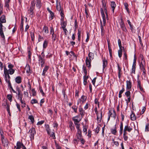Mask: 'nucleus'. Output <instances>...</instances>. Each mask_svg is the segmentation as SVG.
I'll use <instances>...</instances> for the list:
<instances>
[{"mask_svg": "<svg viewBox=\"0 0 149 149\" xmlns=\"http://www.w3.org/2000/svg\"><path fill=\"white\" fill-rule=\"evenodd\" d=\"M69 127L71 130H73L74 129L73 123L72 122H70L69 123Z\"/></svg>", "mask_w": 149, "mask_h": 149, "instance_id": "29", "label": "nucleus"}, {"mask_svg": "<svg viewBox=\"0 0 149 149\" xmlns=\"http://www.w3.org/2000/svg\"><path fill=\"white\" fill-rule=\"evenodd\" d=\"M25 70L27 73H31L30 66L29 65H27L25 67Z\"/></svg>", "mask_w": 149, "mask_h": 149, "instance_id": "38", "label": "nucleus"}, {"mask_svg": "<svg viewBox=\"0 0 149 149\" xmlns=\"http://www.w3.org/2000/svg\"><path fill=\"white\" fill-rule=\"evenodd\" d=\"M43 40V38L42 37L41 35L40 34L38 35V42L41 41Z\"/></svg>", "mask_w": 149, "mask_h": 149, "instance_id": "53", "label": "nucleus"}, {"mask_svg": "<svg viewBox=\"0 0 149 149\" xmlns=\"http://www.w3.org/2000/svg\"><path fill=\"white\" fill-rule=\"evenodd\" d=\"M32 95L34 96L36 95V92L34 89H33L32 90Z\"/></svg>", "mask_w": 149, "mask_h": 149, "instance_id": "64", "label": "nucleus"}, {"mask_svg": "<svg viewBox=\"0 0 149 149\" xmlns=\"http://www.w3.org/2000/svg\"><path fill=\"white\" fill-rule=\"evenodd\" d=\"M116 124L115 125V128L114 129H111V131L112 134L114 135H116Z\"/></svg>", "mask_w": 149, "mask_h": 149, "instance_id": "44", "label": "nucleus"}, {"mask_svg": "<svg viewBox=\"0 0 149 149\" xmlns=\"http://www.w3.org/2000/svg\"><path fill=\"white\" fill-rule=\"evenodd\" d=\"M52 54L51 53H48V54L46 55V58H50L52 56Z\"/></svg>", "mask_w": 149, "mask_h": 149, "instance_id": "63", "label": "nucleus"}, {"mask_svg": "<svg viewBox=\"0 0 149 149\" xmlns=\"http://www.w3.org/2000/svg\"><path fill=\"white\" fill-rule=\"evenodd\" d=\"M83 69L84 71L85 74H86V75H87V71L86 70V67L84 65H83Z\"/></svg>", "mask_w": 149, "mask_h": 149, "instance_id": "62", "label": "nucleus"}, {"mask_svg": "<svg viewBox=\"0 0 149 149\" xmlns=\"http://www.w3.org/2000/svg\"><path fill=\"white\" fill-rule=\"evenodd\" d=\"M36 3L35 4H36V7L38 9H40L41 6L42 4L41 2V1L40 0H36V1H35Z\"/></svg>", "mask_w": 149, "mask_h": 149, "instance_id": "18", "label": "nucleus"}, {"mask_svg": "<svg viewBox=\"0 0 149 149\" xmlns=\"http://www.w3.org/2000/svg\"><path fill=\"white\" fill-rule=\"evenodd\" d=\"M28 118L30 120L31 122L32 123H33L34 122V118L33 116L32 115L29 116Z\"/></svg>", "mask_w": 149, "mask_h": 149, "instance_id": "46", "label": "nucleus"}, {"mask_svg": "<svg viewBox=\"0 0 149 149\" xmlns=\"http://www.w3.org/2000/svg\"><path fill=\"white\" fill-rule=\"evenodd\" d=\"M34 1H32L31 3V6L28 10V13L30 14V17L32 18L34 16L33 10L35 8V3Z\"/></svg>", "mask_w": 149, "mask_h": 149, "instance_id": "2", "label": "nucleus"}, {"mask_svg": "<svg viewBox=\"0 0 149 149\" xmlns=\"http://www.w3.org/2000/svg\"><path fill=\"white\" fill-rule=\"evenodd\" d=\"M39 89L40 91V92L42 94V95L44 96L45 93H44L43 90L42 89V88L41 86H39Z\"/></svg>", "mask_w": 149, "mask_h": 149, "instance_id": "51", "label": "nucleus"}, {"mask_svg": "<svg viewBox=\"0 0 149 149\" xmlns=\"http://www.w3.org/2000/svg\"><path fill=\"white\" fill-rule=\"evenodd\" d=\"M109 115L111 117L115 118L116 117V112L115 111L113 110V113L111 112V110L109 111Z\"/></svg>", "mask_w": 149, "mask_h": 149, "instance_id": "20", "label": "nucleus"}, {"mask_svg": "<svg viewBox=\"0 0 149 149\" xmlns=\"http://www.w3.org/2000/svg\"><path fill=\"white\" fill-rule=\"evenodd\" d=\"M145 62L143 63L142 62H141V63L140 64V68L141 70H145Z\"/></svg>", "mask_w": 149, "mask_h": 149, "instance_id": "24", "label": "nucleus"}, {"mask_svg": "<svg viewBox=\"0 0 149 149\" xmlns=\"http://www.w3.org/2000/svg\"><path fill=\"white\" fill-rule=\"evenodd\" d=\"M86 35L87 38L86 40V42H88V41L90 38V34L88 32H87L86 33Z\"/></svg>", "mask_w": 149, "mask_h": 149, "instance_id": "50", "label": "nucleus"}, {"mask_svg": "<svg viewBox=\"0 0 149 149\" xmlns=\"http://www.w3.org/2000/svg\"><path fill=\"white\" fill-rule=\"evenodd\" d=\"M50 16L49 17V18H51L50 20H51L53 19L54 17V13L53 12H52L50 13Z\"/></svg>", "mask_w": 149, "mask_h": 149, "instance_id": "49", "label": "nucleus"}, {"mask_svg": "<svg viewBox=\"0 0 149 149\" xmlns=\"http://www.w3.org/2000/svg\"><path fill=\"white\" fill-rule=\"evenodd\" d=\"M61 27L62 29H64V28H65L67 25L66 23L63 20L61 23Z\"/></svg>", "mask_w": 149, "mask_h": 149, "instance_id": "37", "label": "nucleus"}, {"mask_svg": "<svg viewBox=\"0 0 149 149\" xmlns=\"http://www.w3.org/2000/svg\"><path fill=\"white\" fill-rule=\"evenodd\" d=\"M45 128L48 134H50V129L49 125L47 124H46L45 125Z\"/></svg>", "mask_w": 149, "mask_h": 149, "instance_id": "28", "label": "nucleus"}, {"mask_svg": "<svg viewBox=\"0 0 149 149\" xmlns=\"http://www.w3.org/2000/svg\"><path fill=\"white\" fill-rule=\"evenodd\" d=\"M124 5L125 6V8L127 10V12L129 13H130V10L128 8V4L126 3H124Z\"/></svg>", "mask_w": 149, "mask_h": 149, "instance_id": "42", "label": "nucleus"}, {"mask_svg": "<svg viewBox=\"0 0 149 149\" xmlns=\"http://www.w3.org/2000/svg\"><path fill=\"white\" fill-rule=\"evenodd\" d=\"M52 41L53 42H54L56 39H57V35L55 34L52 35Z\"/></svg>", "mask_w": 149, "mask_h": 149, "instance_id": "32", "label": "nucleus"}, {"mask_svg": "<svg viewBox=\"0 0 149 149\" xmlns=\"http://www.w3.org/2000/svg\"><path fill=\"white\" fill-rule=\"evenodd\" d=\"M60 11V15L61 16V19H63L64 18V13H63V10H62Z\"/></svg>", "mask_w": 149, "mask_h": 149, "instance_id": "59", "label": "nucleus"}, {"mask_svg": "<svg viewBox=\"0 0 149 149\" xmlns=\"http://www.w3.org/2000/svg\"><path fill=\"white\" fill-rule=\"evenodd\" d=\"M123 122L122 121L120 122V134H122L123 133Z\"/></svg>", "mask_w": 149, "mask_h": 149, "instance_id": "31", "label": "nucleus"}, {"mask_svg": "<svg viewBox=\"0 0 149 149\" xmlns=\"http://www.w3.org/2000/svg\"><path fill=\"white\" fill-rule=\"evenodd\" d=\"M56 8L57 10L59 12H60V11H61L62 10H63V8H61V4H60V2H58V0H56Z\"/></svg>", "mask_w": 149, "mask_h": 149, "instance_id": "11", "label": "nucleus"}, {"mask_svg": "<svg viewBox=\"0 0 149 149\" xmlns=\"http://www.w3.org/2000/svg\"><path fill=\"white\" fill-rule=\"evenodd\" d=\"M130 118L132 120H135L136 119V117L134 113L132 112V113L130 115Z\"/></svg>", "mask_w": 149, "mask_h": 149, "instance_id": "33", "label": "nucleus"}, {"mask_svg": "<svg viewBox=\"0 0 149 149\" xmlns=\"http://www.w3.org/2000/svg\"><path fill=\"white\" fill-rule=\"evenodd\" d=\"M50 34L51 35L55 34L54 30V29L53 27H50Z\"/></svg>", "mask_w": 149, "mask_h": 149, "instance_id": "60", "label": "nucleus"}, {"mask_svg": "<svg viewBox=\"0 0 149 149\" xmlns=\"http://www.w3.org/2000/svg\"><path fill=\"white\" fill-rule=\"evenodd\" d=\"M117 67H118V77L119 78V79H120L121 74H122V73H121L122 71H121V68L120 67L118 64H117Z\"/></svg>", "mask_w": 149, "mask_h": 149, "instance_id": "14", "label": "nucleus"}, {"mask_svg": "<svg viewBox=\"0 0 149 149\" xmlns=\"http://www.w3.org/2000/svg\"><path fill=\"white\" fill-rule=\"evenodd\" d=\"M77 34L78 40L80 42L81 40V31L79 30V29H78V30Z\"/></svg>", "mask_w": 149, "mask_h": 149, "instance_id": "40", "label": "nucleus"}, {"mask_svg": "<svg viewBox=\"0 0 149 149\" xmlns=\"http://www.w3.org/2000/svg\"><path fill=\"white\" fill-rule=\"evenodd\" d=\"M100 12L102 17L103 21V24H102V22L100 20V29L101 30V31H104V29L103 26H105V25L106 24V20L105 15H104L103 8H100Z\"/></svg>", "mask_w": 149, "mask_h": 149, "instance_id": "1", "label": "nucleus"}, {"mask_svg": "<svg viewBox=\"0 0 149 149\" xmlns=\"http://www.w3.org/2000/svg\"><path fill=\"white\" fill-rule=\"evenodd\" d=\"M120 26L123 31L125 32L127 31V29L125 24L120 25Z\"/></svg>", "mask_w": 149, "mask_h": 149, "instance_id": "48", "label": "nucleus"}, {"mask_svg": "<svg viewBox=\"0 0 149 149\" xmlns=\"http://www.w3.org/2000/svg\"><path fill=\"white\" fill-rule=\"evenodd\" d=\"M137 87L138 88H139L140 90L142 92H144V91L143 89V88L141 86V82L139 78L138 77L137 80Z\"/></svg>", "mask_w": 149, "mask_h": 149, "instance_id": "8", "label": "nucleus"}, {"mask_svg": "<svg viewBox=\"0 0 149 149\" xmlns=\"http://www.w3.org/2000/svg\"><path fill=\"white\" fill-rule=\"evenodd\" d=\"M48 43V42L47 40H45L44 41L43 45V49H45L47 47Z\"/></svg>", "mask_w": 149, "mask_h": 149, "instance_id": "27", "label": "nucleus"}, {"mask_svg": "<svg viewBox=\"0 0 149 149\" xmlns=\"http://www.w3.org/2000/svg\"><path fill=\"white\" fill-rule=\"evenodd\" d=\"M43 31H44L45 33H49V31L48 28L46 26H44L43 28Z\"/></svg>", "mask_w": 149, "mask_h": 149, "instance_id": "34", "label": "nucleus"}, {"mask_svg": "<svg viewBox=\"0 0 149 149\" xmlns=\"http://www.w3.org/2000/svg\"><path fill=\"white\" fill-rule=\"evenodd\" d=\"M23 24H24V22L23 19L22 18L21 19V22L20 24V30L21 31L22 33L24 31V28H23Z\"/></svg>", "mask_w": 149, "mask_h": 149, "instance_id": "25", "label": "nucleus"}, {"mask_svg": "<svg viewBox=\"0 0 149 149\" xmlns=\"http://www.w3.org/2000/svg\"><path fill=\"white\" fill-rule=\"evenodd\" d=\"M107 41L108 43V49L109 53V55L110 57H112V49H111V47L110 45V40L108 39H107Z\"/></svg>", "mask_w": 149, "mask_h": 149, "instance_id": "9", "label": "nucleus"}, {"mask_svg": "<svg viewBox=\"0 0 149 149\" xmlns=\"http://www.w3.org/2000/svg\"><path fill=\"white\" fill-rule=\"evenodd\" d=\"M81 130L77 131V133L76 134L77 139H81L82 138V136L81 135Z\"/></svg>", "mask_w": 149, "mask_h": 149, "instance_id": "17", "label": "nucleus"}, {"mask_svg": "<svg viewBox=\"0 0 149 149\" xmlns=\"http://www.w3.org/2000/svg\"><path fill=\"white\" fill-rule=\"evenodd\" d=\"M30 34L31 40L32 41H34L35 37L34 33L33 32H31L30 33Z\"/></svg>", "mask_w": 149, "mask_h": 149, "instance_id": "47", "label": "nucleus"}, {"mask_svg": "<svg viewBox=\"0 0 149 149\" xmlns=\"http://www.w3.org/2000/svg\"><path fill=\"white\" fill-rule=\"evenodd\" d=\"M9 74H10L8 72L7 69L6 68V66H4L3 75L5 80L7 81V77L8 78V79H10V77Z\"/></svg>", "mask_w": 149, "mask_h": 149, "instance_id": "4", "label": "nucleus"}, {"mask_svg": "<svg viewBox=\"0 0 149 149\" xmlns=\"http://www.w3.org/2000/svg\"><path fill=\"white\" fill-rule=\"evenodd\" d=\"M77 106H76L75 105H73L72 107V108L74 110V112L77 113Z\"/></svg>", "mask_w": 149, "mask_h": 149, "instance_id": "39", "label": "nucleus"}, {"mask_svg": "<svg viewBox=\"0 0 149 149\" xmlns=\"http://www.w3.org/2000/svg\"><path fill=\"white\" fill-rule=\"evenodd\" d=\"M31 103L32 104L35 103H37L38 101L36 100L35 99H33L31 100Z\"/></svg>", "mask_w": 149, "mask_h": 149, "instance_id": "56", "label": "nucleus"}, {"mask_svg": "<svg viewBox=\"0 0 149 149\" xmlns=\"http://www.w3.org/2000/svg\"><path fill=\"white\" fill-rule=\"evenodd\" d=\"M8 67L9 69H7V71L10 74L12 75L14 73L15 71V70L13 68L14 66L10 63H8Z\"/></svg>", "mask_w": 149, "mask_h": 149, "instance_id": "3", "label": "nucleus"}, {"mask_svg": "<svg viewBox=\"0 0 149 149\" xmlns=\"http://www.w3.org/2000/svg\"><path fill=\"white\" fill-rule=\"evenodd\" d=\"M5 30L6 28L3 26L2 24L0 23V35L3 40L5 39V36L3 33V29Z\"/></svg>", "mask_w": 149, "mask_h": 149, "instance_id": "6", "label": "nucleus"}, {"mask_svg": "<svg viewBox=\"0 0 149 149\" xmlns=\"http://www.w3.org/2000/svg\"><path fill=\"white\" fill-rule=\"evenodd\" d=\"M6 22V16L4 15H2L0 18V23L2 24Z\"/></svg>", "mask_w": 149, "mask_h": 149, "instance_id": "16", "label": "nucleus"}, {"mask_svg": "<svg viewBox=\"0 0 149 149\" xmlns=\"http://www.w3.org/2000/svg\"><path fill=\"white\" fill-rule=\"evenodd\" d=\"M7 98L10 102H11L12 101L13 96L10 94H8L7 96Z\"/></svg>", "mask_w": 149, "mask_h": 149, "instance_id": "41", "label": "nucleus"}, {"mask_svg": "<svg viewBox=\"0 0 149 149\" xmlns=\"http://www.w3.org/2000/svg\"><path fill=\"white\" fill-rule=\"evenodd\" d=\"M135 66H136V65H132V73H134V74L135 73V69H136Z\"/></svg>", "mask_w": 149, "mask_h": 149, "instance_id": "54", "label": "nucleus"}, {"mask_svg": "<svg viewBox=\"0 0 149 149\" xmlns=\"http://www.w3.org/2000/svg\"><path fill=\"white\" fill-rule=\"evenodd\" d=\"M149 124L148 123H147V124H146V127H145V131H149Z\"/></svg>", "mask_w": 149, "mask_h": 149, "instance_id": "61", "label": "nucleus"}, {"mask_svg": "<svg viewBox=\"0 0 149 149\" xmlns=\"http://www.w3.org/2000/svg\"><path fill=\"white\" fill-rule=\"evenodd\" d=\"M127 88L128 89H131L132 87L131 82L130 81H126Z\"/></svg>", "mask_w": 149, "mask_h": 149, "instance_id": "22", "label": "nucleus"}, {"mask_svg": "<svg viewBox=\"0 0 149 149\" xmlns=\"http://www.w3.org/2000/svg\"><path fill=\"white\" fill-rule=\"evenodd\" d=\"M86 97L84 95H83L81 96V99L83 103L86 101Z\"/></svg>", "mask_w": 149, "mask_h": 149, "instance_id": "43", "label": "nucleus"}, {"mask_svg": "<svg viewBox=\"0 0 149 149\" xmlns=\"http://www.w3.org/2000/svg\"><path fill=\"white\" fill-rule=\"evenodd\" d=\"M9 3L5 2L4 3V7H6L7 8L9 9Z\"/></svg>", "mask_w": 149, "mask_h": 149, "instance_id": "57", "label": "nucleus"}, {"mask_svg": "<svg viewBox=\"0 0 149 149\" xmlns=\"http://www.w3.org/2000/svg\"><path fill=\"white\" fill-rule=\"evenodd\" d=\"M23 144L22 143H21L20 141H17V147L21 148H22L23 146Z\"/></svg>", "mask_w": 149, "mask_h": 149, "instance_id": "30", "label": "nucleus"}, {"mask_svg": "<svg viewBox=\"0 0 149 149\" xmlns=\"http://www.w3.org/2000/svg\"><path fill=\"white\" fill-rule=\"evenodd\" d=\"M102 111H101V113H100V116H99L98 114L97 115V122L98 123H100V122L101 121V120L102 119Z\"/></svg>", "mask_w": 149, "mask_h": 149, "instance_id": "23", "label": "nucleus"}, {"mask_svg": "<svg viewBox=\"0 0 149 149\" xmlns=\"http://www.w3.org/2000/svg\"><path fill=\"white\" fill-rule=\"evenodd\" d=\"M124 130L130 132L132 130V128L130 126H129L128 125H127L125 126Z\"/></svg>", "mask_w": 149, "mask_h": 149, "instance_id": "19", "label": "nucleus"}, {"mask_svg": "<svg viewBox=\"0 0 149 149\" xmlns=\"http://www.w3.org/2000/svg\"><path fill=\"white\" fill-rule=\"evenodd\" d=\"M118 46H119V47L120 48H123V50H124V47H123L121 46V41L119 39L118 40Z\"/></svg>", "mask_w": 149, "mask_h": 149, "instance_id": "45", "label": "nucleus"}, {"mask_svg": "<svg viewBox=\"0 0 149 149\" xmlns=\"http://www.w3.org/2000/svg\"><path fill=\"white\" fill-rule=\"evenodd\" d=\"M53 127L55 128H56L57 129V127L58 126V124H57V123L56 122H54V123H53Z\"/></svg>", "mask_w": 149, "mask_h": 149, "instance_id": "58", "label": "nucleus"}, {"mask_svg": "<svg viewBox=\"0 0 149 149\" xmlns=\"http://www.w3.org/2000/svg\"><path fill=\"white\" fill-rule=\"evenodd\" d=\"M88 56L89 57V59L92 60L94 58V54L93 53L89 52L88 54Z\"/></svg>", "mask_w": 149, "mask_h": 149, "instance_id": "35", "label": "nucleus"}, {"mask_svg": "<svg viewBox=\"0 0 149 149\" xmlns=\"http://www.w3.org/2000/svg\"><path fill=\"white\" fill-rule=\"evenodd\" d=\"M140 58H141V60H142V61L143 63H145V60L144 59V58L143 57V55L142 54H140Z\"/></svg>", "mask_w": 149, "mask_h": 149, "instance_id": "55", "label": "nucleus"}, {"mask_svg": "<svg viewBox=\"0 0 149 149\" xmlns=\"http://www.w3.org/2000/svg\"><path fill=\"white\" fill-rule=\"evenodd\" d=\"M123 49V48H120V49L118 50V56L120 58H121L122 56V51Z\"/></svg>", "mask_w": 149, "mask_h": 149, "instance_id": "36", "label": "nucleus"}, {"mask_svg": "<svg viewBox=\"0 0 149 149\" xmlns=\"http://www.w3.org/2000/svg\"><path fill=\"white\" fill-rule=\"evenodd\" d=\"M1 141L2 145L4 147L6 148L7 147L8 149V139H5V140Z\"/></svg>", "mask_w": 149, "mask_h": 149, "instance_id": "12", "label": "nucleus"}, {"mask_svg": "<svg viewBox=\"0 0 149 149\" xmlns=\"http://www.w3.org/2000/svg\"><path fill=\"white\" fill-rule=\"evenodd\" d=\"M72 120L74 121V123L75 122V123H76V122H79L80 121V120H81V119H80V120H79L78 119V118H75L74 117H73L72 118Z\"/></svg>", "mask_w": 149, "mask_h": 149, "instance_id": "52", "label": "nucleus"}, {"mask_svg": "<svg viewBox=\"0 0 149 149\" xmlns=\"http://www.w3.org/2000/svg\"><path fill=\"white\" fill-rule=\"evenodd\" d=\"M107 65V62L106 60L105 59L103 60V70L105 68Z\"/></svg>", "mask_w": 149, "mask_h": 149, "instance_id": "26", "label": "nucleus"}, {"mask_svg": "<svg viewBox=\"0 0 149 149\" xmlns=\"http://www.w3.org/2000/svg\"><path fill=\"white\" fill-rule=\"evenodd\" d=\"M16 82L17 84H20L22 82V78L20 76H17L15 79Z\"/></svg>", "mask_w": 149, "mask_h": 149, "instance_id": "21", "label": "nucleus"}, {"mask_svg": "<svg viewBox=\"0 0 149 149\" xmlns=\"http://www.w3.org/2000/svg\"><path fill=\"white\" fill-rule=\"evenodd\" d=\"M29 133L30 134V137L31 138L33 139L34 135L36 133L35 129L33 128L29 130Z\"/></svg>", "mask_w": 149, "mask_h": 149, "instance_id": "7", "label": "nucleus"}, {"mask_svg": "<svg viewBox=\"0 0 149 149\" xmlns=\"http://www.w3.org/2000/svg\"><path fill=\"white\" fill-rule=\"evenodd\" d=\"M91 60L89 59L87 57L86 58V65L87 66L88 68H90L91 66Z\"/></svg>", "mask_w": 149, "mask_h": 149, "instance_id": "13", "label": "nucleus"}, {"mask_svg": "<svg viewBox=\"0 0 149 149\" xmlns=\"http://www.w3.org/2000/svg\"><path fill=\"white\" fill-rule=\"evenodd\" d=\"M38 61L39 64L41 65V67H43L44 66V64L45 62V59L44 58H42L40 55H38Z\"/></svg>", "mask_w": 149, "mask_h": 149, "instance_id": "5", "label": "nucleus"}, {"mask_svg": "<svg viewBox=\"0 0 149 149\" xmlns=\"http://www.w3.org/2000/svg\"><path fill=\"white\" fill-rule=\"evenodd\" d=\"M79 111L80 112L79 114L81 116V118H83L84 116L85 112L84 110L81 107V106H80L79 108Z\"/></svg>", "mask_w": 149, "mask_h": 149, "instance_id": "10", "label": "nucleus"}, {"mask_svg": "<svg viewBox=\"0 0 149 149\" xmlns=\"http://www.w3.org/2000/svg\"><path fill=\"white\" fill-rule=\"evenodd\" d=\"M110 6L112 9L113 13H114V9L116 6V4L115 2L111 1V2Z\"/></svg>", "mask_w": 149, "mask_h": 149, "instance_id": "15", "label": "nucleus"}]
</instances>
